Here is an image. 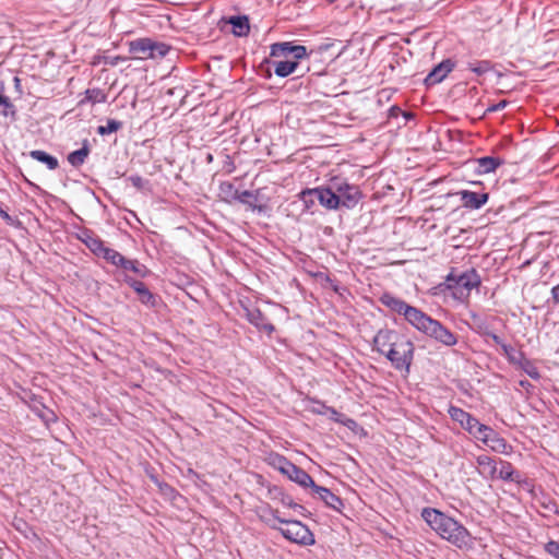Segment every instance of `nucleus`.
<instances>
[{"label":"nucleus","mask_w":559,"mask_h":559,"mask_svg":"<svg viewBox=\"0 0 559 559\" xmlns=\"http://www.w3.org/2000/svg\"><path fill=\"white\" fill-rule=\"evenodd\" d=\"M373 349L384 355L396 370L409 372L415 345L405 334L390 329L380 330L373 337Z\"/></svg>","instance_id":"nucleus-1"},{"label":"nucleus","mask_w":559,"mask_h":559,"mask_svg":"<svg viewBox=\"0 0 559 559\" xmlns=\"http://www.w3.org/2000/svg\"><path fill=\"white\" fill-rule=\"evenodd\" d=\"M421 518L441 538L463 548L471 545L469 532L453 518L433 508H424Z\"/></svg>","instance_id":"nucleus-2"},{"label":"nucleus","mask_w":559,"mask_h":559,"mask_svg":"<svg viewBox=\"0 0 559 559\" xmlns=\"http://www.w3.org/2000/svg\"><path fill=\"white\" fill-rule=\"evenodd\" d=\"M270 55L273 58H278L272 62V66L274 73L281 78H286L295 72L298 61L308 56L305 46L294 45L290 41L273 44Z\"/></svg>","instance_id":"nucleus-3"},{"label":"nucleus","mask_w":559,"mask_h":559,"mask_svg":"<svg viewBox=\"0 0 559 559\" xmlns=\"http://www.w3.org/2000/svg\"><path fill=\"white\" fill-rule=\"evenodd\" d=\"M481 284L479 274L475 269L457 273L452 271L445 277V286L451 290L453 297L460 301H466L471 292Z\"/></svg>","instance_id":"nucleus-4"},{"label":"nucleus","mask_w":559,"mask_h":559,"mask_svg":"<svg viewBox=\"0 0 559 559\" xmlns=\"http://www.w3.org/2000/svg\"><path fill=\"white\" fill-rule=\"evenodd\" d=\"M129 51L134 59L146 60L167 55L169 47L166 44L154 41L150 38L131 40Z\"/></svg>","instance_id":"nucleus-5"},{"label":"nucleus","mask_w":559,"mask_h":559,"mask_svg":"<svg viewBox=\"0 0 559 559\" xmlns=\"http://www.w3.org/2000/svg\"><path fill=\"white\" fill-rule=\"evenodd\" d=\"M277 531L287 540L301 546H311L316 543L313 533L307 525L297 520L285 521L284 526L278 527Z\"/></svg>","instance_id":"nucleus-6"},{"label":"nucleus","mask_w":559,"mask_h":559,"mask_svg":"<svg viewBox=\"0 0 559 559\" xmlns=\"http://www.w3.org/2000/svg\"><path fill=\"white\" fill-rule=\"evenodd\" d=\"M317 195L321 205L328 210H336L340 206V197H336V192L332 183L328 188H316L308 189L300 192V199L308 204V197Z\"/></svg>","instance_id":"nucleus-7"},{"label":"nucleus","mask_w":559,"mask_h":559,"mask_svg":"<svg viewBox=\"0 0 559 559\" xmlns=\"http://www.w3.org/2000/svg\"><path fill=\"white\" fill-rule=\"evenodd\" d=\"M336 197H340V205L345 207H352L358 203L361 193L357 186L349 185L346 181H338L334 179L332 181Z\"/></svg>","instance_id":"nucleus-8"},{"label":"nucleus","mask_w":559,"mask_h":559,"mask_svg":"<svg viewBox=\"0 0 559 559\" xmlns=\"http://www.w3.org/2000/svg\"><path fill=\"white\" fill-rule=\"evenodd\" d=\"M426 335L447 347L455 346L459 341L457 335L438 320H433Z\"/></svg>","instance_id":"nucleus-9"},{"label":"nucleus","mask_w":559,"mask_h":559,"mask_svg":"<svg viewBox=\"0 0 559 559\" xmlns=\"http://www.w3.org/2000/svg\"><path fill=\"white\" fill-rule=\"evenodd\" d=\"M405 320L416 330L426 335L428 328L431 325L435 319L421 311L420 309L409 306L407 312L404 316Z\"/></svg>","instance_id":"nucleus-10"},{"label":"nucleus","mask_w":559,"mask_h":559,"mask_svg":"<svg viewBox=\"0 0 559 559\" xmlns=\"http://www.w3.org/2000/svg\"><path fill=\"white\" fill-rule=\"evenodd\" d=\"M461 197L463 206L471 210H478L488 201V193H477L468 190L456 192Z\"/></svg>","instance_id":"nucleus-11"},{"label":"nucleus","mask_w":559,"mask_h":559,"mask_svg":"<svg viewBox=\"0 0 559 559\" xmlns=\"http://www.w3.org/2000/svg\"><path fill=\"white\" fill-rule=\"evenodd\" d=\"M454 62L445 59L436 66L432 71L427 75L425 82L427 85H435L440 83L453 70Z\"/></svg>","instance_id":"nucleus-12"},{"label":"nucleus","mask_w":559,"mask_h":559,"mask_svg":"<svg viewBox=\"0 0 559 559\" xmlns=\"http://www.w3.org/2000/svg\"><path fill=\"white\" fill-rule=\"evenodd\" d=\"M449 415L454 421L459 423L461 427L465 429L468 433L473 431V428H475L478 421L469 413L455 406H451L449 408Z\"/></svg>","instance_id":"nucleus-13"},{"label":"nucleus","mask_w":559,"mask_h":559,"mask_svg":"<svg viewBox=\"0 0 559 559\" xmlns=\"http://www.w3.org/2000/svg\"><path fill=\"white\" fill-rule=\"evenodd\" d=\"M284 475L304 488H312V486H314L312 477L306 471L298 467L294 463L289 465Z\"/></svg>","instance_id":"nucleus-14"},{"label":"nucleus","mask_w":559,"mask_h":559,"mask_svg":"<svg viewBox=\"0 0 559 559\" xmlns=\"http://www.w3.org/2000/svg\"><path fill=\"white\" fill-rule=\"evenodd\" d=\"M476 463L478 466L479 474L488 479H495L497 478V461L493 457H490L488 455H478L476 457Z\"/></svg>","instance_id":"nucleus-15"},{"label":"nucleus","mask_w":559,"mask_h":559,"mask_svg":"<svg viewBox=\"0 0 559 559\" xmlns=\"http://www.w3.org/2000/svg\"><path fill=\"white\" fill-rule=\"evenodd\" d=\"M485 445H487L491 451L504 455H511L513 452V447L509 444L507 440L499 436L493 429L489 435V439Z\"/></svg>","instance_id":"nucleus-16"},{"label":"nucleus","mask_w":559,"mask_h":559,"mask_svg":"<svg viewBox=\"0 0 559 559\" xmlns=\"http://www.w3.org/2000/svg\"><path fill=\"white\" fill-rule=\"evenodd\" d=\"M380 301L383 306H385L386 308H389L390 310H392L399 314H402L403 317L405 316V313L407 312V310L409 308L408 304H406L404 300L393 296L390 293L382 294V296L380 297Z\"/></svg>","instance_id":"nucleus-17"},{"label":"nucleus","mask_w":559,"mask_h":559,"mask_svg":"<svg viewBox=\"0 0 559 559\" xmlns=\"http://www.w3.org/2000/svg\"><path fill=\"white\" fill-rule=\"evenodd\" d=\"M312 488L314 492L319 496V498L323 500L328 507L334 510H340V508L343 507L342 500L336 495H334L330 489L322 486H317L316 484L314 486H312Z\"/></svg>","instance_id":"nucleus-18"},{"label":"nucleus","mask_w":559,"mask_h":559,"mask_svg":"<svg viewBox=\"0 0 559 559\" xmlns=\"http://www.w3.org/2000/svg\"><path fill=\"white\" fill-rule=\"evenodd\" d=\"M502 159L499 157L485 156L477 158L475 159L476 173L479 175L492 173L502 165Z\"/></svg>","instance_id":"nucleus-19"},{"label":"nucleus","mask_w":559,"mask_h":559,"mask_svg":"<svg viewBox=\"0 0 559 559\" xmlns=\"http://www.w3.org/2000/svg\"><path fill=\"white\" fill-rule=\"evenodd\" d=\"M280 511L277 509H272L270 506L262 508L260 513V519L271 528L277 530L280 526L276 525V522L284 525L286 520L282 519L280 515Z\"/></svg>","instance_id":"nucleus-20"},{"label":"nucleus","mask_w":559,"mask_h":559,"mask_svg":"<svg viewBox=\"0 0 559 559\" xmlns=\"http://www.w3.org/2000/svg\"><path fill=\"white\" fill-rule=\"evenodd\" d=\"M5 86L4 82L0 79V116L8 118H14L15 117V106L11 102V99L5 96Z\"/></svg>","instance_id":"nucleus-21"},{"label":"nucleus","mask_w":559,"mask_h":559,"mask_svg":"<svg viewBox=\"0 0 559 559\" xmlns=\"http://www.w3.org/2000/svg\"><path fill=\"white\" fill-rule=\"evenodd\" d=\"M127 283L134 289V292L139 295V299L144 305H154V296L147 289L145 284L135 280H127Z\"/></svg>","instance_id":"nucleus-22"},{"label":"nucleus","mask_w":559,"mask_h":559,"mask_svg":"<svg viewBox=\"0 0 559 559\" xmlns=\"http://www.w3.org/2000/svg\"><path fill=\"white\" fill-rule=\"evenodd\" d=\"M229 24L233 25V33L236 36L243 37L250 32L249 19L247 16H233L229 19Z\"/></svg>","instance_id":"nucleus-23"},{"label":"nucleus","mask_w":559,"mask_h":559,"mask_svg":"<svg viewBox=\"0 0 559 559\" xmlns=\"http://www.w3.org/2000/svg\"><path fill=\"white\" fill-rule=\"evenodd\" d=\"M107 100V94L100 88H88L84 93V97L79 102L80 105L84 104H100Z\"/></svg>","instance_id":"nucleus-24"},{"label":"nucleus","mask_w":559,"mask_h":559,"mask_svg":"<svg viewBox=\"0 0 559 559\" xmlns=\"http://www.w3.org/2000/svg\"><path fill=\"white\" fill-rule=\"evenodd\" d=\"M500 468L497 472V478L502 480L520 481V475L514 471L513 465L507 461H499Z\"/></svg>","instance_id":"nucleus-25"},{"label":"nucleus","mask_w":559,"mask_h":559,"mask_svg":"<svg viewBox=\"0 0 559 559\" xmlns=\"http://www.w3.org/2000/svg\"><path fill=\"white\" fill-rule=\"evenodd\" d=\"M266 462L269 465H271L273 468L277 469L283 475L285 474L286 469L292 464L290 461H288L285 456L278 454V453H270L266 457Z\"/></svg>","instance_id":"nucleus-26"},{"label":"nucleus","mask_w":559,"mask_h":559,"mask_svg":"<svg viewBox=\"0 0 559 559\" xmlns=\"http://www.w3.org/2000/svg\"><path fill=\"white\" fill-rule=\"evenodd\" d=\"M467 70L472 71L476 75H483L492 70V64L488 60H474L466 63Z\"/></svg>","instance_id":"nucleus-27"},{"label":"nucleus","mask_w":559,"mask_h":559,"mask_svg":"<svg viewBox=\"0 0 559 559\" xmlns=\"http://www.w3.org/2000/svg\"><path fill=\"white\" fill-rule=\"evenodd\" d=\"M31 156L40 162V163H44L47 165V167L50 169V170H53L58 167L59 163H58V159L49 154H47L46 152L44 151H39V150H36V151H32L31 152Z\"/></svg>","instance_id":"nucleus-28"},{"label":"nucleus","mask_w":559,"mask_h":559,"mask_svg":"<svg viewBox=\"0 0 559 559\" xmlns=\"http://www.w3.org/2000/svg\"><path fill=\"white\" fill-rule=\"evenodd\" d=\"M83 241L86 245V247L98 258L100 257V254H103L106 248L105 242L96 236H86V238Z\"/></svg>","instance_id":"nucleus-29"},{"label":"nucleus","mask_w":559,"mask_h":559,"mask_svg":"<svg viewBox=\"0 0 559 559\" xmlns=\"http://www.w3.org/2000/svg\"><path fill=\"white\" fill-rule=\"evenodd\" d=\"M491 431H492V428L477 421V425L475 426V428H473V431H471L469 435H472L474 438H476L477 440H479L484 444H486Z\"/></svg>","instance_id":"nucleus-30"},{"label":"nucleus","mask_w":559,"mask_h":559,"mask_svg":"<svg viewBox=\"0 0 559 559\" xmlns=\"http://www.w3.org/2000/svg\"><path fill=\"white\" fill-rule=\"evenodd\" d=\"M99 258H103L108 263L119 267L120 263L123 262L124 257L121 253H119L117 250L106 246L103 254H100Z\"/></svg>","instance_id":"nucleus-31"},{"label":"nucleus","mask_w":559,"mask_h":559,"mask_svg":"<svg viewBox=\"0 0 559 559\" xmlns=\"http://www.w3.org/2000/svg\"><path fill=\"white\" fill-rule=\"evenodd\" d=\"M119 267H121L124 271L133 272L134 274H138L140 276L145 275V266L140 264L136 260H129L123 258V262L120 263Z\"/></svg>","instance_id":"nucleus-32"},{"label":"nucleus","mask_w":559,"mask_h":559,"mask_svg":"<svg viewBox=\"0 0 559 559\" xmlns=\"http://www.w3.org/2000/svg\"><path fill=\"white\" fill-rule=\"evenodd\" d=\"M88 153H90L88 148L86 146H84L78 151L70 153L68 156V162L72 166H75V167L81 166L85 162Z\"/></svg>","instance_id":"nucleus-33"},{"label":"nucleus","mask_w":559,"mask_h":559,"mask_svg":"<svg viewBox=\"0 0 559 559\" xmlns=\"http://www.w3.org/2000/svg\"><path fill=\"white\" fill-rule=\"evenodd\" d=\"M122 123L117 120H108L106 126H99L97 132L100 135L109 134L112 132H117L121 128Z\"/></svg>","instance_id":"nucleus-34"},{"label":"nucleus","mask_w":559,"mask_h":559,"mask_svg":"<svg viewBox=\"0 0 559 559\" xmlns=\"http://www.w3.org/2000/svg\"><path fill=\"white\" fill-rule=\"evenodd\" d=\"M545 550L556 559H559V543L550 540L545 545Z\"/></svg>","instance_id":"nucleus-35"},{"label":"nucleus","mask_w":559,"mask_h":559,"mask_svg":"<svg viewBox=\"0 0 559 559\" xmlns=\"http://www.w3.org/2000/svg\"><path fill=\"white\" fill-rule=\"evenodd\" d=\"M234 198L241 203H249V200L253 198V194L248 190L241 192L235 191Z\"/></svg>","instance_id":"nucleus-36"},{"label":"nucleus","mask_w":559,"mask_h":559,"mask_svg":"<svg viewBox=\"0 0 559 559\" xmlns=\"http://www.w3.org/2000/svg\"><path fill=\"white\" fill-rule=\"evenodd\" d=\"M508 105V102L502 99L500 100L499 103L495 104V105H491L490 107H488L487 111L489 112H495V111H499V110H502L507 107Z\"/></svg>","instance_id":"nucleus-37"},{"label":"nucleus","mask_w":559,"mask_h":559,"mask_svg":"<svg viewBox=\"0 0 559 559\" xmlns=\"http://www.w3.org/2000/svg\"><path fill=\"white\" fill-rule=\"evenodd\" d=\"M501 348H502V352L503 354L510 359V360H513L514 359V348L508 344H501Z\"/></svg>","instance_id":"nucleus-38"},{"label":"nucleus","mask_w":559,"mask_h":559,"mask_svg":"<svg viewBox=\"0 0 559 559\" xmlns=\"http://www.w3.org/2000/svg\"><path fill=\"white\" fill-rule=\"evenodd\" d=\"M130 181L134 187L141 188L143 183V179L140 176L130 177Z\"/></svg>","instance_id":"nucleus-39"},{"label":"nucleus","mask_w":559,"mask_h":559,"mask_svg":"<svg viewBox=\"0 0 559 559\" xmlns=\"http://www.w3.org/2000/svg\"><path fill=\"white\" fill-rule=\"evenodd\" d=\"M552 299L556 304H559V284L551 289Z\"/></svg>","instance_id":"nucleus-40"},{"label":"nucleus","mask_w":559,"mask_h":559,"mask_svg":"<svg viewBox=\"0 0 559 559\" xmlns=\"http://www.w3.org/2000/svg\"><path fill=\"white\" fill-rule=\"evenodd\" d=\"M487 336H489V337H490V338H491L496 344H498V345H500V346H501V344H504V343L502 342L501 337H500V336H498V335H497V334H495V333H487Z\"/></svg>","instance_id":"nucleus-41"},{"label":"nucleus","mask_w":559,"mask_h":559,"mask_svg":"<svg viewBox=\"0 0 559 559\" xmlns=\"http://www.w3.org/2000/svg\"><path fill=\"white\" fill-rule=\"evenodd\" d=\"M266 333L271 334L274 331V326L271 323H265L263 326Z\"/></svg>","instance_id":"nucleus-42"},{"label":"nucleus","mask_w":559,"mask_h":559,"mask_svg":"<svg viewBox=\"0 0 559 559\" xmlns=\"http://www.w3.org/2000/svg\"><path fill=\"white\" fill-rule=\"evenodd\" d=\"M328 409H329V412L332 414V416L334 417V419H335L336 421H340V419L337 418V416H338L340 414H338L334 408H328ZM341 423H343V421L341 420Z\"/></svg>","instance_id":"nucleus-43"},{"label":"nucleus","mask_w":559,"mask_h":559,"mask_svg":"<svg viewBox=\"0 0 559 559\" xmlns=\"http://www.w3.org/2000/svg\"><path fill=\"white\" fill-rule=\"evenodd\" d=\"M226 188L228 189V191H231L233 190V185L231 183H223L222 185V190L224 191Z\"/></svg>","instance_id":"nucleus-44"},{"label":"nucleus","mask_w":559,"mask_h":559,"mask_svg":"<svg viewBox=\"0 0 559 559\" xmlns=\"http://www.w3.org/2000/svg\"><path fill=\"white\" fill-rule=\"evenodd\" d=\"M119 61H126V58L124 57H116L115 60L111 62V64H117V62Z\"/></svg>","instance_id":"nucleus-45"},{"label":"nucleus","mask_w":559,"mask_h":559,"mask_svg":"<svg viewBox=\"0 0 559 559\" xmlns=\"http://www.w3.org/2000/svg\"><path fill=\"white\" fill-rule=\"evenodd\" d=\"M14 81H15L16 84L20 83V79L19 78H14Z\"/></svg>","instance_id":"nucleus-46"},{"label":"nucleus","mask_w":559,"mask_h":559,"mask_svg":"<svg viewBox=\"0 0 559 559\" xmlns=\"http://www.w3.org/2000/svg\"><path fill=\"white\" fill-rule=\"evenodd\" d=\"M310 198H311V197H308V198H307L308 203H309V202H310V203H312V202H313V200H312V199H310Z\"/></svg>","instance_id":"nucleus-47"},{"label":"nucleus","mask_w":559,"mask_h":559,"mask_svg":"<svg viewBox=\"0 0 559 559\" xmlns=\"http://www.w3.org/2000/svg\"><path fill=\"white\" fill-rule=\"evenodd\" d=\"M326 1H328V2H330V3H333V2H335L336 0H326Z\"/></svg>","instance_id":"nucleus-48"}]
</instances>
